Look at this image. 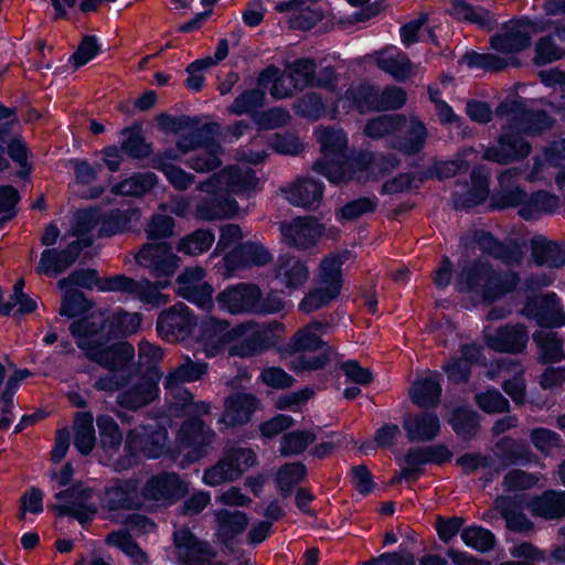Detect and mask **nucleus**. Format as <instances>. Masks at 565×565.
Wrapping results in <instances>:
<instances>
[{"instance_id":"nucleus-1","label":"nucleus","mask_w":565,"mask_h":565,"mask_svg":"<svg viewBox=\"0 0 565 565\" xmlns=\"http://www.w3.org/2000/svg\"><path fill=\"white\" fill-rule=\"evenodd\" d=\"M141 324L139 313L117 311L107 317L94 312L70 327L77 345L86 356L109 370L125 366L134 356V348L127 342H110L113 338L132 334Z\"/></svg>"},{"instance_id":"nucleus-2","label":"nucleus","mask_w":565,"mask_h":565,"mask_svg":"<svg viewBox=\"0 0 565 565\" xmlns=\"http://www.w3.org/2000/svg\"><path fill=\"white\" fill-rule=\"evenodd\" d=\"M205 372L206 364L188 360L166 377V388L174 396L177 405L189 416V419L182 424L177 439L179 450L184 452L186 458L185 461H181L182 466L201 458L215 437L214 433L198 418V415L210 412V404L194 402L192 394L180 386L199 380Z\"/></svg>"},{"instance_id":"nucleus-3","label":"nucleus","mask_w":565,"mask_h":565,"mask_svg":"<svg viewBox=\"0 0 565 565\" xmlns=\"http://www.w3.org/2000/svg\"><path fill=\"white\" fill-rule=\"evenodd\" d=\"M265 153L252 152L243 156L237 164L231 166L213 175L200 185L205 195L196 205V216L202 220H216L234 215L237 211L233 194L253 191L258 185V179L247 163H259Z\"/></svg>"},{"instance_id":"nucleus-4","label":"nucleus","mask_w":565,"mask_h":565,"mask_svg":"<svg viewBox=\"0 0 565 565\" xmlns=\"http://www.w3.org/2000/svg\"><path fill=\"white\" fill-rule=\"evenodd\" d=\"M136 260L158 279L156 284L147 279L136 281L119 275L105 279L100 285V290L124 291L134 295L141 302L152 307L166 305L168 297L160 289L170 284V278L180 266L179 257L167 243H149L141 247Z\"/></svg>"},{"instance_id":"nucleus-5","label":"nucleus","mask_w":565,"mask_h":565,"mask_svg":"<svg viewBox=\"0 0 565 565\" xmlns=\"http://www.w3.org/2000/svg\"><path fill=\"white\" fill-rule=\"evenodd\" d=\"M282 330L284 326L277 321L266 324L247 322L230 330L225 321L206 318L200 326V341L207 356L216 355L225 343H233L231 355L249 356L273 345Z\"/></svg>"},{"instance_id":"nucleus-6","label":"nucleus","mask_w":565,"mask_h":565,"mask_svg":"<svg viewBox=\"0 0 565 565\" xmlns=\"http://www.w3.org/2000/svg\"><path fill=\"white\" fill-rule=\"evenodd\" d=\"M316 136L321 147V159L315 170L326 177L329 182L339 184L350 180L359 182L377 178L379 163L373 156L361 154L349 158L345 154L348 138L340 129L318 128Z\"/></svg>"},{"instance_id":"nucleus-7","label":"nucleus","mask_w":565,"mask_h":565,"mask_svg":"<svg viewBox=\"0 0 565 565\" xmlns=\"http://www.w3.org/2000/svg\"><path fill=\"white\" fill-rule=\"evenodd\" d=\"M185 486L175 473L151 478L141 497L132 481H124L107 489L105 502L109 510L130 509L142 505L149 508L172 503L182 495Z\"/></svg>"},{"instance_id":"nucleus-8","label":"nucleus","mask_w":565,"mask_h":565,"mask_svg":"<svg viewBox=\"0 0 565 565\" xmlns=\"http://www.w3.org/2000/svg\"><path fill=\"white\" fill-rule=\"evenodd\" d=\"M315 64L310 60H299L290 64L282 74L278 75V70L269 67L264 71L258 78L259 85L269 88L270 94L276 98H286L294 94L297 89H301L308 85H319L331 87L335 79L331 68H324L321 78L317 81L313 77Z\"/></svg>"},{"instance_id":"nucleus-9","label":"nucleus","mask_w":565,"mask_h":565,"mask_svg":"<svg viewBox=\"0 0 565 565\" xmlns=\"http://www.w3.org/2000/svg\"><path fill=\"white\" fill-rule=\"evenodd\" d=\"M324 326L312 322L295 333L286 348L280 350L282 358L294 356L289 362L296 372L321 369L328 361L326 343L321 340Z\"/></svg>"},{"instance_id":"nucleus-10","label":"nucleus","mask_w":565,"mask_h":565,"mask_svg":"<svg viewBox=\"0 0 565 565\" xmlns=\"http://www.w3.org/2000/svg\"><path fill=\"white\" fill-rule=\"evenodd\" d=\"M350 258L347 250L332 254L322 259L316 287L303 298L299 308L305 312L315 311L335 299L342 288V265Z\"/></svg>"},{"instance_id":"nucleus-11","label":"nucleus","mask_w":565,"mask_h":565,"mask_svg":"<svg viewBox=\"0 0 565 565\" xmlns=\"http://www.w3.org/2000/svg\"><path fill=\"white\" fill-rule=\"evenodd\" d=\"M516 282L514 276L505 277L504 282L490 268L489 262H481L472 266L462 268L457 281L456 288L460 292H472L484 301H492L508 290Z\"/></svg>"},{"instance_id":"nucleus-12","label":"nucleus","mask_w":565,"mask_h":565,"mask_svg":"<svg viewBox=\"0 0 565 565\" xmlns=\"http://www.w3.org/2000/svg\"><path fill=\"white\" fill-rule=\"evenodd\" d=\"M406 102V95L398 87H388L381 94L370 85L350 87L345 95L340 97L334 111L342 109L344 113L355 108L360 113L381 109H394L402 107Z\"/></svg>"},{"instance_id":"nucleus-13","label":"nucleus","mask_w":565,"mask_h":565,"mask_svg":"<svg viewBox=\"0 0 565 565\" xmlns=\"http://www.w3.org/2000/svg\"><path fill=\"white\" fill-rule=\"evenodd\" d=\"M397 130L407 134L406 140L398 145L407 153L417 152L426 140V129L420 121L397 116H380L366 124L364 132L371 138H382Z\"/></svg>"},{"instance_id":"nucleus-14","label":"nucleus","mask_w":565,"mask_h":565,"mask_svg":"<svg viewBox=\"0 0 565 565\" xmlns=\"http://www.w3.org/2000/svg\"><path fill=\"white\" fill-rule=\"evenodd\" d=\"M260 290L254 285L239 284L220 292L216 302L220 309L231 313L263 311L274 313L284 308V302L277 300L273 303L260 302Z\"/></svg>"},{"instance_id":"nucleus-15","label":"nucleus","mask_w":565,"mask_h":565,"mask_svg":"<svg viewBox=\"0 0 565 565\" xmlns=\"http://www.w3.org/2000/svg\"><path fill=\"white\" fill-rule=\"evenodd\" d=\"M256 463V456L250 449H233L215 466L206 469L203 482L210 487H216L224 482L237 479L245 470Z\"/></svg>"},{"instance_id":"nucleus-16","label":"nucleus","mask_w":565,"mask_h":565,"mask_svg":"<svg viewBox=\"0 0 565 565\" xmlns=\"http://www.w3.org/2000/svg\"><path fill=\"white\" fill-rule=\"evenodd\" d=\"M175 557L179 565H221L209 543L198 540L189 530L174 532Z\"/></svg>"},{"instance_id":"nucleus-17","label":"nucleus","mask_w":565,"mask_h":565,"mask_svg":"<svg viewBox=\"0 0 565 565\" xmlns=\"http://www.w3.org/2000/svg\"><path fill=\"white\" fill-rule=\"evenodd\" d=\"M194 327V319L183 303H177L162 312L157 322L159 334L167 341L184 340L193 332Z\"/></svg>"},{"instance_id":"nucleus-18","label":"nucleus","mask_w":565,"mask_h":565,"mask_svg":"<svg viewBox=\"0 0 565 565\" xmlns=\"http://www.w3.org/2000/svg\"><path fill=\"white\" fill-rule=\"evenodd\" d=\"M203 277L204 270L201 267L185 269L178 277V292L199 308L210 310L213 307V288L203 281Z\"/></svg>"},{"instance_id":"nucleus-19","label":"nucleus","mask_w":565,"mask_h":565,"mask_svg":"<svg viewBox=\"0 0 565 565\" xmlns=\"http://www.w3.org/2000/svg\"><path fill=\"white\" fill-rule=\"evenodd\" d=\"M166 440L167 431L158 425L141 426L129 433L126 448L134 455L139 451L146 458H158L164 452Z\"/></svg>"},{"instance_id":"nucleus-20","label":"nucleus","mask_w":565,"mask_h":565,"mask_svg":"<svg viewBox=\"0 0 565 565\" xmlns=\"http://www.w3.org/2000/svg\"><path fill=\"white\" fill-rule=\"evenodd\" d=\"M195 150L196 154L188 161L190 168L198 172H206L220 166L218 146L212 142H199L195 136H186L179 140L178 151L180 156Z\"/></svg>"},{"instance_id":"nucleus-21","label":"nucleus","mask_w":565,"mask_h":565,"mask_svg":"<svg viewBox=\"0 0 565 565\" xmlns=\"http://www.w3.org/2000/svg\"><path fill=\"white\" fill-rule=\"evenodd\" d=\"M275 9L281 13H288V22L291 28L310 30L322 18L323 11L319 6H313L305 0H281Z\"/></svg>"},{"instance_id":"nucleus-22","label":"nucleus","mask_w":565,"mask_h":565,"mask_svg":"<svg viewBox=\"0 0 565 565\" xmlns=\"http://www.w3.org/2000/svg\"><path fill=\"white\" fill-rule=\"evenodd\" d=\"M524 313L535 319L540 326L554 328L565 324V313L561 309L554 294L533 298L526 303Z\"/></svg>"},{"instance_id":"nucleus-23","label":"nucleus","mask_w":565,"mask_h":565,"mask_svg":"<svg viewBox=\"0 0 565 565\" xmlns=\"http://www.w3.org/2000/svg\"><path fill=\"white\" fill-rule=\"evenodd\" d=\"M534 24L530 21H513L505 30L493 36L492 46L502 53H513L526 49L530 45Z\"/></svg>"},{"instance_id":"nucleus-24","label":"nucleus","mask_w":565,"mask_h":565,"mask_svg":"<svg viewBox=\"0 0 565 565\" xmlns=\"http://www.w3.org/2000/svg\"><path fill=\"white\" fill-rule=\"evenodd\" d=\"M284 239L298 248H307L315 244L322 234L321 226L309 217H299L280 226Z\"/></svg>"},{"instance_id":"nucleus-25","label":"nucleus","mask_w":565,"mask_h":565,"mask_svg":"<svg viewBox=\"0 0 565 565\" xmlns=\"http://www.w3.org/2000/svg\"><path fill=\"white\" fill-rule=\"evenodd\" d=\"M271 259L268 250L259 243H245L225 257V267L234 273L250 266H263Z\"/></svg>"},{"instance_id":"nucleus-26","label":"nucleus","mask_w":565,"mask_h":565,"mask_svg":"<svg viewBox=\"0 0 565 565\" xmlns=\"http://www.w3.org/2000/svg\"><path fill=\"white\" fill-rule=\"evenodd\" d=\"M373 57L379 68L396 79H404L415 73V66L396 46L385 47L376 52Z\"/></svg>"},{"instance_id":"nucleus-27","label":"nucleus","mask_w":565,"mask_h":565,"mask_svg":"<svg viewBox=\"0 0 565 565\" xmlns=\"http://www.w3.org/2000/svg\"><path fill=\"white\" fill-rule=\"evenodd\" d=\"M530 145L518 135H504L500 138L497 148L486 150L483 158L499 163H507L530 153Z\"/></svg>"},{"instance_id":"nucleus-28","label":"nucleus","mask_w":565,"mask_h":565,"mask_svg":"<svg viewBox=\"0 0 565 565\" xmlns=\"http://www.w3.org/2000/svg\"><path fill=\"white\" fill-rule=\"evenodd\" d=\"M275 278L282 287L295 290L308 280L309 269L294 256H281L276 268Z\"/></svg>"},{"instance_id":"nucleus-29","label":"nucleus","mask_w":565,"mask_h":565,"mask_svg":"<svg viewBox=\"0 0 565 565\" xmlns=\"http://www.w3.org/2000/svg\"><path fill=\"white\" fill-rule=\"evenodd\" d=\"M92 491L84 490L81 493L77 490H66L56 494L58 500H64L68 498H74L75 500L65 501L55 505V509L61 514H72L74 515L81 523H84L93 518L96 513V508L94 504L87 503V500L90 498Z\"/></svg>"},{"instance_id":"nucleus-30","label":"nucleus","mask_w":565,"mask_h":565,"mask_svg":"<svg viewBox=\"0 0 565 565\" xmlns=\"http://www.w3.org/2000/svg\"><path fill=\"white\" fill-rule=\"evenodd\" d=\"M488 345L495 351L518 352L527 342V333L521 327H504L494 332H486Z\"/></svg>"},{"instance_id":"nucleus-31","label":"nucleus","mask_w":565,"mask_h":565,"mask_svg":"<svg viewBox=\"0 0 565 565\" xmlns=\"http://www.w3.org/2000/svg\"><path fill=\"white\" fill-rule=\"evenodd\" d=\"M257 399L250 394H236L225 402V409L221 419L227 426L247 423L257 408Z\"/></svg>"},{"instance_id":"nucleus-32","label":"nucleus","mask_w":565,"mask_h":565,"mask_svg":"<svg viewBox=\"0 0 565 565\" xmlns=\"http://www.w3.org/2000/svg\"><path fill=\"white\" fill-rule=\"evenodd\" d=\"M323 185L313 179H301L284 190L285 198L294 205L311 207L322 198Z\"/></svg>"},{"instance_id":"nucleus-33","label":"nucleus","mask_w":565,"mask_h":565,"mask_svg":"<svg viewBox=\"0 0 565 565\" xmlns=\"http://www.w3.org/2000/svg\"><path fill=\"white\" fill-rule=\"evenodd\" d=\"M214 516L216 522L215 534L224 544L241 534L248 524L247 515L241 511L231 512L221 509L215 511Z\"/></svg>"},{"instance_id":"nucleus-34","label":"nucleus","mask_w":565,"mask_h":565,"mask_svg":"<svg viewBox=\"0 0 565 565\" xmlns=\"http://www.w3.org/2000/svg\"><path fill=\"white\" fill-rule=\"evenodd\" d=\"M81 245L72 244L65 252H56L54 249H46L42 253L38 271L50 276H56L65 270L77 257Z\"/></svg>"},{"instance_id":"nucleus-35","label":"nucleus","mask_w":565,"mask_h":565,"mask_svg":"<svg viewBox=\"0 0 565 565\" xmlns=\"http://www.w3.org/2000/svg\"><path fill=\"white\" fill-rule=\"evenodd\" d=\"M532 256L539 265L559 267L565 264V246H561L543 236H536L531 242Z\"/></svg>"},{"instance_id":"nucleus-36","label":"nucleus","mask_w":565,"mask_h":565,"mask_svg":"<svg viewBox=\"0 0 565 565\" xmlns=\"http://www.w3.org/2000/svg\"><path fill=\"white\" fill-rule=\"evenodd\" d=\"M404 428L411 440H430L435 438L439 430V419L434 414H422L407 418L404 422Z\"/></svg>"},{"instance_id":"nucleus-37","label":"nucleus","mask_w":565,"mask_h":565,"mask_svg":"<svg viewBox=\"0 0 565 565\" xmlns=\"http://www.w3.org/2000/svg\"><path fill=\"white\" fill-rule=\"evenodd\" d=\"M440 391L438 375L429 373L413 384L411 398L420 407L434 406L439 399Z\"/></svg>"},{"instance_id":"nucleus-38","label":"nucleus","mask_w":565,"mask_h":565,"mask_svg":"<svg viewBox=\"0 0 565 565\" xmlns=\"http://www.w3.org/2000/svg\"><path fill=\"white\" fill-rule=\"evenodd\" d=\"M93 415L88 412L77 413L74 420V445L83 454H89L95 446Z\"/></svg>"},{"instance_id":"nucleus-39","label":"nucleus","mask_w":565,"mask_h":565,"mask_svg":"<svg viewBox=\"0 0 565 565\" xmlns=\"http://www.w3.org/2000/svg\"><path fill=\"white\" fill-rule=\"evenodd\" d=\"M530 510L545 519L563 516L565 514V492H546L530 503Z\"/></svg>"},{"instance_id":"nucleus-40","label":"nucleus","mask_w":565,"mask_h":565,"mask_svg":"<svg viewBox=\"0 0 565 565\" xmlns=\"http://www.w3.org/2000/svg\"><path fill=\"white\" fill-rule=\"evenodd\" d=\"M159 388L151 381H143L128 392L121 393L118 403L127 408L135 409L153 401L158 395Z\"/></svg>"},{"instance_id":"nucleus-41","label":"nucleus","mask_w":565,"mask_h":565,"mask_svg":"<svg viewBox=\"0 0 565 565\" xmlns=\"http://www.w3.org/2000/svg\"><path fill=\"white\" fill-rule=\"evenodd\" d=\"M177 158L178 156H172L170 152H167L156 159L154 167L164 173L168 181L177 190H184L193 183L194 179L181 168L167 162V160Z\"/></svg>"},{"instance_id":"nucleus-42","label":"nucleus","mask_w":565,"mask_h":565,"mask_svg":"<svg viewBox=\"0 0 565 565\" xmlns=\"http://www.w3.org/2000/svg\"><path fill=\"white\" fill-rule=\"evenodd\" d=\"M107 543L121 550L132 562L134 565H147V555L132 541L127 531L119 530L107 536Z\"/></svg>"},{"instance_id":"nucleus-43","label":"nucleus","mask_w":565,"mask_h":565,"mask_svg":"<svg viewBox=\"0 0 565 565\" xmlns=\"http://www.w3.org/2000/svg\"><path fill=\"white\" fill-rule=\"evenodd\" d=\"M316 438V434L311 430H294L282 436L279 450L285 456L299 455L303 452Z\"/></svg>"},{"instance_id":"nucleus-44","label":"nucleus","mask_w":565,"mask_h":565,"mask_svg":"<svg viewBox=\"0 0 565 565\" xmlns=\"http://www.w3.org/2000/svg\"><path fill=\"white\" fill-rule=\"evenodd\" d=\"M501 207L519 206V214L525 220L536 218L541 215L540 206L533 204V195L527 196L520 189H513L502 196Z\"/></svg>"},{"instance_id":"nucleus-45","label":"nucleus","mask_w":565,"mask_h":565,"mask_svg":"<svg viewBox=\"0 0 565 565\" xmlns=\"http://www.w3.org/2000/svg\"><path fill=\"white\" fill-rule=\"evenodd\" d=\"M157 177L152 172L132 175L113 188V192L121 195H141L152 189Z\"/></svg>"},{"instance_id":"nucleus-46","label":"nucleus","mask_w":565,"mask_h":565,"mask_svg":"<svg viewBox=\"0 0 565 565\" xmlns=\"http://www.w3.org/2000/svg\"><path fill=\"white\" fill-rule=\"evenodd\" d=\"M477 345H468L462 350V359L454 361L446 365L445 370L449 379L454 382H461L468 379L469 366L473 360H477L480 352Z\"/></svg>"},{"instance_id":"nucleus-47","label":"nucleus","mask_w":565,"mask_h":565,"mask_svg":"<svg viewBox=\"0 0 565 565\" xmlns=\"http://www.w3.org/2000/svg\"><path fill=\"white\" fill-rule=\"evenodd\" d=\"M462 542L479 552L490 551L495 543L494 535L487 529L469 526L461 531Z\"/></svg>"},{"instance_id":"nucleus-48","label":"nucleus","mask_w":565,"mask_h":565,"mask_svg":"<svg viewBox=\"0 0 565 565\" xmlns=\"http://www.w3.org/2000/svg\"><path fill=\"white\" fill-rule=\"evenodd\" d=\"M214 242V235L210 231H196L181 239L179 250L188 255H198L207 250Z\"/></svg>"},{"instance_id":"nucleus-49","label":"nucleus","mask_w":565,"mask_h":565,"mask_svg":"<svg viewBox=\"0 0 565 565\" xmlns=\"http://www.w3.org/2000/svg\"><path fill=\"white\" fill-rule=\"evenodd\" d=\"M306 475V468L300 462L287 463L277 473V484L282 492H289Z\"/></svg>"},{"instance_id":"nucleus-50","label":"nucleus","mask_w":565,"mask_h":565,"mask_svg":"<svg viewBox=\"0 0 565 565\" xmlns=\"http://www.w3.org/2000/svg\"><path fill=\"white\" fill-rule=\"evenodd\" d=\"M97 425L100 430L102 444L105 450H111L120 446L121 434L115 420L107 416H99Z\"/></svg>"},{"instance_id":"nucleus-51","label":"nucleus","mask_w":565,"mask_h":565,"mask_svg":"<svg viewBox=\"0 0 565 565\" xmlns=\"http://www.w3.org/2000/svg\"><path fill=\"white\" fill-rule=\"evenodd\" d=\"M534 341L541 348L545 361H556L561 358L562 345L554 332H537L534 334Z\"/></svg>"},{"instance_id":"nucleus-52","label":"nucleus","mask_w":565,"mask_h":565,"mask_svg":"<svg viewBox=\"0 0 565 565\" xmlns=\"http://www.w3.org/2000/svg\"><path fill=\"white\" fill-rule=\"evenodd\" d=\"M122 135L126 138L122 141V149L135 158L146 157L150 153V146L145 141L139 131L125 129Z\"/></svg>"},{"instance_id":"nucleus-53","label":"nucleus","mask_w":565,"mask_h":565,"mask_svg":"<svg viewBox=\"0 0 565 565\" xmlns=\"http://www.w3.org/2000/svg\"><path fill=\"white\" fill-rule=\"evenodd\" d=\"M480 408L487 413H500L508 409V401L498 391H487L476 397Z\"/></svg>"},{"instance_id":"nucleus-54","label":"nucleus","mask_w":565,"mask_h":565,"mask_svg":"<svg viewBox=\"0 0 565 565\" xmlns=\"http://www.w3.org/2000/svg\"><path fill=\"white\" fill-rule=\"evenodd\" d=\"M260 381L273 388H286L291 386L292 377L280 367H266L262 371Z\"/></svg>"},{"instance_id":"nucleus-55","label":"nucleus","mask_w":565,"mask_h":565,"mask_svg":"<svg viewBox=\"0 0 565 565\" xmlns=\"http://www.w3.org/2000/svg\"><path fill=\"white\" fill-rule=\"evenodd\" d=\"M105 280L97 282V274L95 270H78L71 274L66 279L58 282V286L64 289L67 286H79L84 288H93L95 285L100 289V285Z\"/></svg>"},{"instance_id":"nucleus-56","label":"nucleus","mask_w":565,"mask_h":565,"mask_svg":"<svg viewBox=\"0 0 565 565\" xmlns=\"http://www.w3.org/2000/svg\"><path fill=\"white\" fill-rule=\"evenodd\" d=\"M564 52L548 38L542 39L535 47V63L547 64L563 56Z\"/></svg>"},{"instance_id":"nucleus-57","label":"nucleus","mask_w":565,"mask_h":565,"mask_svg":"<svg viewBox=\"0 0 565 565\" xmlns=\"http://www.w3.org/2000/svg\"><path fill=\"white\" fill-rule=\"evenodd\" d=\"M450 424L458 434L466 435L477 426V415L468 408H459L454 413Z\"/></svg>"},{"instance_id":"nucleus-58","label":"nucleus","mask_w":565,"mask_h":565,"mask_svg":"<svg viewBox=\"0 0 565 565\" xmlns=\"http://www.w3.org/2000/svg\"><path fill=\"white\" fill-rule=\"evenodd\" d=\"M99 46L94 36H86L72 56L73 64L78 67L93 60L98 53Z\"/></svg>"},{"instance_id":"nucleus-59","label":"nucleus","mask_w":565,"mask_h":565,"mask_svg":"<svg viewBox=\"0 0 565 565\" xmlns=\"http://www.w3.org/2000/svg\"><path fill=\"white\" fill-rule=\"evenodd\" d=\"M264 95L259 90H249L242 94L235 99L231 106V111L236 115H242L252 111L255 107L262 104Z\"/></svg>"},{"instance_id":"nucleus-60","label":"nucleus","mask_w":565,"mask_h":565,"mask_svg":"<svg viewBox=\"0 0 565 565\" xmlns=\"http://www.w3.org/2000/svg\"><path fill=\"white\" fill-rule=\"evenodd\" d=\"M374 209V201L370 199H359L348 203L339 212V217L348 221H353L367 212H372Z\"/></svg>"},{"instance_id":"nucleus-61","label":"nucleus","mask_w":565,"mask_h":565,"mask_svg":"<svg viewBox=\"0 0 565 565\" xmlns=\"http://www.w3.org/2000/svg\"><path fill=\"white\" fill-rule=\"evenodd\" d=\"M294 425V419L284 414H279L260 425V433L266 438H274L281 431L290 428Z\"/></svg>"},{"instance_id":"nucleus-62","label":"nucleus","mask_w":565,"mask_h":565,"mask_svg":"<svg viewBox=\"0 0 565 565\" xmlns=\"http://www.w3.org/2000/svg\"><path fill=\"white\" fill-rule=\"evenodd\" d=\"M214 65L212 57H206L203 60H198L191 63L188 66L189 77L186 79V85L190 89L200 90L204 84V77L200 73L202 70L207 68Z\"/></svg>"},{"instance_id":"nucleus-63","label":"nucleus","mask_w":565,"mask_h":565,"mask_svg":"<svg viewBox=\"0 0 565 565\" xmlns=\"http://www.w3.org/2000/svg\"><path fill=\"white\" fill-rule=\"evenodd\" d=\"M297 111L308 118H318L323 113L322 100L316 94L306 95L298 102Z\"/></svg>"},{"instance_id":"nucleus-64","label":"nucleus","mask_w":565,"mask_h":565,"mask_svg":"<svg viewBox=\"0 0 565 565\" xmlns=\"http://www.w3.org/2000/svg\"><path fill=\"white\" fill-rule=\"evenodd\" d=\"M367 565H416L414 556L408 552L384 553L372 558Z\"/></svg>"}]
</instances>
